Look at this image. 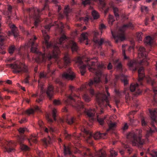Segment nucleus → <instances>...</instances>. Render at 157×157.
<instances>
[{
	"instance_id": "nucleus-64",
	"label": "nucleus",
	"mask_w": 157,
	"mask_h": 157,
	"mask_svg": "<svg viewBox=\"0 0 157 157\" xmlns=\"http://www.w3.org/2000/svg\"><path fill=\"white\" fill-rule=\"evenodd\" d=\"M122 146L124 148H127V145L126 144H123L122 145Z\"/></svg>"
},
{
	"instance_id": "nucleus-43",
	"label": "nucleus",
	"mask_w": 157,
	"mask_h": 157,
	"mask_svg": "<svg viewBox=\"0 0 157 157\" xmlns=\"http://www.w3.org/2000/svg\"><path fill=\"white\" fill-rule=\"evenodd\" d=\"M113 17L111 15H109V18L108 21L109 23H111V25H112L113 22L114 21V20L113 19Z\"/></svg>"
},
{
	"instance_id": "nucleus-11",
	"label": "nucleus",
	"mask_w": 157,
	"mask_h": 157,
	"mask_svg": "<svg viewBox=\"0 0 157 157\" xmlns=\"http://www.w3.org/2000/svg\"><path fill=\"white\" fill-rule=\"evenodd\" d=\"M36 39V36H34L33 39H30L28 42L25 44L23 48L25 50H27L28 48H31L30 49L31 52L38 54L40 56V57H41L43 60L44 61L46 56L45 52L43 54L41 52L39 51L37 45L34 42Z\"/></svg>"
},
{
	"instance_id": "nucleus-35",
	"label": "nucleus",
	"mask_w": 157,
	"mask_h": 157,
	"mask_svg": "<svg viewBox=\"0 0 157 157\" xmlns=\"http://www.w3.org/2000/svg\"><path fill=\"white\" fill-rule=\"evenodd\" d=\"M140 9L141 12L144 13H147L149 11L148 7L144 6H141Z\"/></svg>"
},
{
	"instance_id": "nucleus-1",
	"label": "nucleus",
	"mask_w": 157,
	"mask_h": 157,
	"mask_svg": "<svg viewBox=\"0 0 157 157\" xmlns=\"http://www.w3.org/2000/svg\"><path fill=\"white\" fill-rule=\"evenodd\" d=\"M54 25H56L58 29L62 34L60 37L57 39L56 43L49 42L48 40L50 37L48 33L50 28L53 26L51 23L46 25L44 26V29L42 30V35L44 44L47 47V52L48 53L47 57L48 60L50 62L51 59L54 58L56 59L59 68L61 69L64 67L66 68L65 71L62 74L63 79L68 80H73L75 78V74L69 66L71 64V61L69 55L67 53L65 54L63 59L60 60L58 58V55L60 53V48L65 46L66 48H68L69 46L71 47L73 52H77L78 49V47L77 44L73 40H71L69 43L63 44L67 40V37L63 34V24L61 23L59 25H58L56 22H55Z\"/></svg>"
},
{
	"instance_id": "nucleus-7",
	"label": "nucleus",
	"mask_w": 157,
	"mask_h": 157,
	"mask_svg": "<svg viewBox=\"0 0 157 157\" xmlns=\"http://www.w3.org/2000/svg\"><path fill=\"white\" fill-rule=\"evenodd\" d=\"M105 89L107 95L105 93L99 92L96 94V100L98 105L100 107V113H103V109L104 108L107 107V106H109L110 108L111 107V105L109 104V97L110 95L108 91V87L105 86Z\"/></svg>"
},
{
	"instance_id": "nucleus-34",
	"label": "nucleus",
	"mask_w": 157,
	"mask_h": 157,
	"mask_svg": "<svg viewBox=\"0 0 157 157\" xmlns=\"http://www.w3.org/2000/svg\"><path fill=\"white\" fill-rule=\"evenodd\" d=\"M125 45H123L122 46V54L124 57V59H127L128 58L125 53V52L126 51L125 48Z\"/></svg>"
},
{
	"instance_id": "nucleus-62",
	"label": "nucleus",
	"mask_w": 157,
	"mask_h": 157,
	"mask_svg": "<svg viewBox=\"0 0 157 157\" xmlns=\"http://www.w3.org/2000/svg\"><path fill=\"white\" fill-rule=\"evenodd\" d=\"M52 2L56 4H57L58 2L57 0H52Z\"/></svg>"
},
{
	"instance_id": "nucleus-18",
	"label": "nucleus",
	"mask_w": 157,
	"mask_h": 157,
	"mask_svg": "<svg viewBox=\"0 0 157 157\" xmlns=\"http://www.w3.org/2000/svg\"><path fill=\"white\" fill-rule=\"evenodd\" d=\"M146 79L147 83L148 84H151L152 86L153 91L154 94H157V88L155 87L156 84V82L149 76L146 77Z\"/></svg>"
},
{
	"instance_id": "nucleus-30",
	"label": "nucleus",
	"mask_w": 157,
	"mask_h": 157,
	"mask_svg": "<svg viewBox=\"0 0 157 157\" xmlns=\"http://www.w3.org/2000/svg\"><path fill=\"white\" fill-rule=\"evenodd\" d=\"M87 33H82L81 35V37L80 40V41L81 43H82L84 41L86 40L87 41Z\"/></svg>"
},
{
	"instance_id": "nucleus-48",
	"label": "nucleus",
	"mask_w": 157,
	"mask_h": 157,
	"mask_svg": "<svg viewBox=\"0 0 157 157\" xmlns=\"http://www.w3.org/2000/svg\"><path fill=\"white\" fill-rule=\"evenodd\" d=\"M74 136V135L73 136H71L70 134H67L65 135V137L68 140H69L71 138L72 136Z\"/></svg>"
},
{
	"instance_id": "nucleus-44",
	"label": "nucleus",
	"mask_w": 157,
	"mask_h": 157,
	"mask_svg": "<svg viewBox=\"0 0 157 157\" xmlns=\"http://www.w3.org/2000/svg\"><path fill=\"white\" fill-rule=\"evenodd\" d=\"M70 9L68 6L65 7L64 8V13L66 15H67V14L70 12Z\"/></svg>"
},
{
	"instance_id": "nucleus-24",
	"label": "nucleus",
	"mask_w": 157,
	"mask_h": 157,
	"mask_svg": "<svg viewBox=\"0 0 157 157\" xmlns=\"http://www.w3.org/2000/svg\"><path fill=\"white\" fill-rule=\"evenodd\" d=\"M113 63L117 70L120 71L122 70V65L119 59H116L114 60Z\"/></svg>"
},
{
	"instance_id": "nucleus-58",
	"label": "nucleus",
	"mask_w": 157,
	"mask_h": 157,
	"mask_svg": "<svg viewBox=\"0 0 157 157\" xmlns=\"http://www.w3.org/2000/svg\"><path fill=\"white\" fill-rule=\"evenodd\" d=\"M100 28L101 29H104L105 28V26L103 24H101Z\"/></svg>"
},
{
	"instance_id": "nucleus-38",
	"label": "nucleus",
	"mask_w": 157,
	"mask_h": 157,
	"mask_svg": "<svg viewBox=\"0 0 157 157\" xmlns=\"http://www.w3.org/2000/svg\"><path fill=\"white\" fill-rule=\"evenodd\" d=\"M80 21H83L87 24L90 20V18L88 17H81L80 18Z\"/></svg>"
},
{
	"instance_id": "nucleus-28",
	"label": "nucleus",
	"mask_w": 157,
	"mask_h": 157,
	"mask_svg": "<svg viewBox=\"0 0 157 157\" xmlns=\"http://www.w3.org/2000/svg\"><path fill=\"white\" fill-rule=\"evenodd\" d=\"M28 140L29 143H30L31 145H32L31 142L35 143H36L37 142L36 135H32L28 139Z\"/></svg>"
},
{
	"instance_id": "nucleus-40",
	"label": "nucleus",
	"mask_w": 157,
	"mask_h": 157,
	"mask_svg": "<svg viewBox=\"0 0 157 157\" xmlns=\"http://www.w3.org/2000/svg\"><path fill=\"white\" fill-rule=\"evenodd\" d=\"M110 153L111 157H116L117 155V152L113 150H110Z\"/></svg>"
},
{
	"instance_id": "nucleus-16",
	"label": "nucleus",
	"mask_w": 157,
	"mask_h": 157,
	"mask_svg": "<svg viewBox=\"0 0 157 157\" xmlns=\"http://www.w3.org/2000/svg\"><path fill=\"white\" fill-rule=\"evenodd\" d=\"M18 131L21 135V136H18L17 137L18 142L20 144H21L22 141L25 139V135L24 133L25 132L29 131L28 129L26 127H20L18 130Z\"/></svg>"
},
{
	"instance_id": "nucleus-2",
	"label": "nucleus",
	"mask_w": 157,
	"mask_h": 157,
	"mask_svg": "<svg viewBox=\"0 0 157 157\" xmlns=\"http://www.w3.org/2000/svg\"><path fill=\"white\" fill-rule=\"evenodd\" d=\"M74 61L79 67L82 75H83L86 73V67L90 71L94 73L95 76L94 79L90 80L87 86H84V88L85 89L89 90V92L92 96L94 95L95 93L92 86L93 85L96 86L101 82V70L104 68V65L98 62H94L91 61L90 59L88 58L86 60V64H83L82 59L80 57L75 58Z\"/></svg>"
},
{
	"instance_id": "nucleus-26",
	"label": "nucleus",
	"mask_w": 157,
	"mask_h": 157,
	"mask_svg": "<svg viewBox=\"0 0 157 157\" xmlns=\"http://www.w3.org/2000/svg\"><path fill=\"white\" fill-rule=\"evenodd\" d=\"M54 81L56 83L59 85L62 90L65 88L66 84L62 82L59 79L56 78L54 80Z\"/></svg>"
},
{
	"instance_id": "nucleus-21",
	"label": "nucleus",
	"mask_w": 157,
	"mask_h": 157,
	"mask_svg": "<svg viewBox=\"0 0 157 157\" xmlns=\"http://www.w3.org/2000/svg\"><path fill=\"white\" fill-rule=\"evenodd\" d=\"M9 25L11 29L12 32L13 33L14 37H16L18 35V30L17 28L14 24H12L9 22Z\"/></svg>"
},
{
	"instance_id": "nucleus-51",
	"label": "nucleus",
	"mask_w": 157,
	"mask_h": 157,
	"mask_svg": "<svg viewBox=\"0 0 157 157\" xmlns=\"http://www.w3.org/2000/svg\"><path fill=\"white\" fill-rule=\"evenodd\" d=\"M29 78V76H28L22 82L24 83H29L28 78Z\"/></svg>"
},
{
	"instance_id": "nucleus-8",
	"label": "nucleus",
	"mask_w": 157,
	"mask_h": 157,
	"mask_svg": "<svg viewBox=\"0 0 157 157\" xmlns=\"http://www.w3.org/2000/svg\"><path fill=\"white\" fill-rule=\"evenodd\" d=\"M88 124V123L86 122L81 130L85 134V137L87 143L90 144H92L91 139L93 137L95 140H98L100 138L105 139L107 137V133H101L99 132H97L94 134H93L88 129L85 127V125Z\"/></svg>"
},
{
	"instance_id": "nucleus-37",
	"label": "nucleus",
	"mask_w": 157,
	"mask_h": 157,
	"mask_svg": "<svg viewBox=\"0 0 157 157\" xmlns=\"http://www.w3.org/2000/svg\"><path fill=\"white\" fill-rule=\"evenodd\" d=\"M43 142L44 145L45 146H47L48 144L51 143V140L50 138H44L43 140Z\"/></svg>"
},
{
	"instance_id": "nucleus-20",
	"label": "nucleus",
	"mask_w": 157,
	"mask_h": 157,
	"mask_svg": "<svg viewBox=\"0 0 157 157\" xmlns=\"http://www.w3.org/2000/svg\"><path fill=\"white\" fill-rule=\"evenodd\" d=\"M5 147L7 151L10 152L13 151L14 148L13 147L15 145V144L13 143L12 141H6L5 142Z\"/></svg>"
},
{
	"instance_id": "nucleus-10",
	"label": "nucleus",
	"mask_w": 157,
	"mask_h": 157,
	"mask_svg": "<svg viewBox=\"0 0 157 157\" xmlns=\"http://www.w3.org/2000/svg\"><path fill=\"white\" fill-rule=\"evenodd\" d=\"M138 83L136 84H132L130 87V89L131 92H135L134 94L137 96L141 94L142 91L138 89L139 85H142V84L141 81L143 78L145 77L144 70L143 67H140L138 70Z\"/></svg>"
},
{
	"instance_id": "nucleus-15",
	"label": "nucleus",
	"mask_w": 157,
	"mask_h": 157,
	"mask_svg": "<svg viewBox=\"0 0 157 157\" xmlns=\"http://www.w3.org/2000/svg\"><path fill=\"white\" fill-rule=\"evenodd\" d=\"M7 66L13 69V72L14 73H20L23 72L26 73H28V71L26 66L22 63L20 65L8 64H7Z\"/></svg>"
},
{
	"instance_id": "nucleus-36",
	"label": "nucleus",
	"mask_w": 157,
	"mask_h": 157,
	"mask_svg": "<svg viewBox=\"0 0 157 157\" xmlns=\"http://www.w3.org/2000/svg\"><path fill=\"white\" fill-rule=\"evenodd\" d=\"M143 36V35L142 33L140 32L137 33V37L138 39V40L139 41V42L142 41Z\"/></svg>"
},
{
	"instance_id": "nucleus-63",
	"label": "nucleus",
	"mask_w": 157,
	"mask_h": 157,
	"mask_svg": "<svg viewBox=\"0 0 157 157\" xmlns=\"http://www.w3.org/2000/svg\"><path fill=\"white\" fill-rule=\"evenodd\" d=\"M10 97L9 96H5V99L6 100H8L10 99Z\"/></svg>"
},
{
	"instance_id": "nucleus-13",
	"label": "nucleus",
	"mask_w": 157,
	"mask_h": 157,
	"mask_svg": "<svg viewBox=\"0 0 157 157\" xmlns=\"http://www.w3.org/2000/svg\"><path fill=\"white\" fill-rule=\"evenodd\" d=\"M128 26V25H124L123 28L120 29L119 30H115L114 31L111 30V32L114 39L116 43L119 41H123L125 39V34L124 29L125 28Z\"/></svg>"
},
{
	"instance_id": "nucleus-46",
	"label": "nucleus",
	"mask_w": 157,
	"mask_h": 157,
	"mask_svg": "<svg viewBox=\"0 0 157 157\" xmlns=\"http://www.w3.org/2000/svg\"><path fill=\"white\" fill-rule=\"evenodd\" d=\"M150 155L152 157H157V152L156 151H153L150 153Z\"/></svg>"
},
{
	"instance_id": "nucleus-56",
	"label": "nucleus",
	"mask_w": 157,
	"mask_h": 157,
	"mask_svg": "<svg viewBox=\"0 0 157 157\" xmlns=\"http://www.w3.org/2000/svg\"><path fill=\"white\" fill-rule=\"evenodd\" d=\"M49 131L51 133H52L54 132V129L53 128L51 127L49 128Z\"/></svg>"
},
{
	"instance_id": "nucleus-45",
	"label": "nucleus",
	"mask_w": 157,
	"mask_h": 157,
	"mask_svg": "<svg viewBox=\"0 0 157 157\" xmlns=\"http://www.w3.org/2000/svg\"><path fill=\"white\" fill-rule=\"evenodd\" d=\"M53 103L55 105H58L61 104V102L55 99L53 101Z\"/></svg>"
},
{
	"instance_id": "nucleus-33",
	"label": "nucleus",
	"mask_w": 157,
	"mask_h": 157,
	"mask_svg": "<svg viewBox=\"0 0 157 157\" xmlns=\"http://www.w3.org/2000/svg\"><path fill=\"white\" fill-rule=\"evenodd\" d=\"M92 15L94 19H97L99 17V15L98 13L95 10L92 12Z\"/></svg>"
},
{
	"instance_id": "nucleus-25",
	"label": "nucleus",
	"mask_w": 157,
	"mask_h": 157,
	"mask_svg": "<svg viewBox=\"0 0 157 157\" xmlns=\"http://www.w3.org/2000/svg\"><path fill=\"white\" fill-rule=\"evenodd\" d=\"M64 153L65 155H69L70 156V157H75L72 154L70 148L66 146L65 145H64Z\"/></svg>"
},
{
	"instance_id": "nucleus-27",
	"label": "nucleus",
	"mask_w": 157,
	"mask_h": 157,
	"mask_svg": "<svg viewBox=\"0 0 157 157\" xmlns=\"http://www.w3.org/2000/svg\"><path fill=\"white\" fill-rule=\"evenodd\" d=\"M35 111H38L41 112V110L39 106H36L34 107V109H30L27 110L26 111V113L29 114H32Z\"/></svg>"
},
{
	"instance_id": "nucleus-42",
	"label": "nucleus",
	"mask_w": 157,
	"mask_h": 157,
	"mask_svg": "<svg viewBox=\"0 0 157 157\" xmlns=\"http://www.w3.org/2000/svg\"><path fill=\"white\" fill-rule=\"evenodd\" d=\"M129 42L131 44V45L128 48V51L129 49H133L134 45V41L133 40H129Z\"/></svg>"
},
{
	"instance_id": "nucleus-6",
	"label": "nucleus",
	"mask_w": 157,
	"mask_h": 157,
	"mask_svg": "<svg viewBox=\"0 0 157 157\" xmlns=\"http://www.w3.org/2000/svg\"><path fill=\"white\" fill-rule=\"evenodd\" d=\"M138 57L139 58H143V59L140 61L131 60L129 63H128V66L130 69L133 71H135L139 65H147V58L145 48L142 46L140 47L138 51Z\"/></svg>"
},
{
	"instance_id": "nucleus-50",
	"label": "nucleus",
	"mask_w": 157,
	"mask_h": 157,
	"mask_svg": "<svg viewBox=\"0 0 157 157\" xmlns=\"http://www.w3.org/2000/svg\"><path fill=\"white\" fill-rule=\"evenodd\" d=\"M141 123L143 126H146L147 124L144 118H142L141 119Z\"/></svg>"
},
{
	"instance_id": "nucleus-14",
	"label": "nucleus",
	"mask_w": 157,
	"mask_h": 157,
	"mask_svg": "<svg viewBox=\"0 0 157 157\" xmlns=\"http://www.w3.org/2000/svg\"><path fill=\"white\" fill-rule=\"evenodd\" d=\"M149 110L150 114L152 120L151 123V125L154 130H152L151 129L149 131H147L145 135L147 138L151 135L152 132H155V131L157 132V128L154 126V123L156 122V119L157 117L156 114H157V109H149Z\"/></svg>"
},
{
	"instance_id": "nucleus-5",
	"label": "nucleus",
	"mask_w": 157,
	"mask_h": 157,
	"mask_svg": "<svg viewBox=\"0 0 157 157\" xmlns=\"http://www.w3.org/2000/svg\"><path fill=\"white\" fill-rule=\"evenodd\" d=\"M45 4L44 7L41 10L36 8H32L28 9L27 10V13H29V18H25V21H30L31 19L34 21V25L36 26H37L40 21V15L41 14V12L45 8H48V6L47 3L48 2V0L45 1Z\"/></svg>"
},
{
	"instance_id": "nucleus-55",
	"label": "nucleus",
	"mask_w": 157,
	"mask_h": 157,
	"mask_svg": "<svg viewBox=\"0 0 157 157\" xmlns=\"http://www.w3.org/2000/svg\"><path fill=\"white\" fill-rule=\"evenodd\" d=\"M62 111L63 112H65L67 113H68V110L67 109V108L66 107H65L63 108L62 109Z\"/></svg>"
},
{
	"instance_id": "nucleus-39",
	"label": "nucleus",
	"mask_w": 157,
	"mask_h": 157,
	"mask_svg": "<svg viewBox=\"0 0 157 157\" xmlns=\"http://www.w3.org/2000/svg\"><path fill=\"white\" fill-rule=\"evenodd\" d=\"M113 11L115 16L118 17L119 16V15L118 13V10L117 8L113 7Z\"/></svg>"
},
{
	"instance_id": "nucleus-9",
	"label": "nucleus",
	"mask_w": 157,
	"mask_h": 157,
	"mask_svg": "<svg viewBox=\"0 0 157 157\" xmlns=\"http://www.w3.org/2000/svg\"><path fill=\"white\" fill-rule=\"evenodd\" d=\"M141 130H137L135 132L128 133V141L131 142L132 145L141 147L144 143V140L141 138Z\"/></svg>"
},
{
	"instance_id": "nucleus-29",
	"label": "nucleus",
	"mask_w": 157,
	"mask_h": 157,
	"mask_svg": "<svg viewBox=\"0 0 157 157\" xmlns=\"http://www.w3.org/2000/svg\"><path fill=\"white\" fill-rule=\"evenodd\" d=\"M12 7L11 6L9 5L8 6L7 11V12L8 16L7 19L8 22H9V20L10 19V15L12 12Z\"/></svg>"
},
{
	"instance_id": "nucleus-32",
	"label": "nucleus",
	"mask_w": 157,
	"mask_h": 157,
	"mask_svg": "<svg viewBox=\"0 0 157 157\" xmlns=\"http://www.w3.org/2000/svg\"><path fill=\"white\" fill-rule=\"evenodd\" d=\"M16 48L15 47V46L13 45H11L10 46L9 49H8V51L9 53L11 54H13L15 50H16Z\"/></svg>"
},
{
	"instance_id": "nucleus-53",
	"label": "nucleus",
	"mask_w": 157,
	"mask_h": 157,
	"mask_svg": "<svg viewBox=\"0 0 157 157\" xmlns=\"http://www.w3.org/2000/svg\"><path fill=\"white\" fill-rule=\"evenodd\" d=\"M27 121L26 119L25 118H23L21 119L19 122L20 123H23L26 122Z\"/></svg>"
},
{
	"instance_id": "nucleus-54",
	"label": "nucleus",
	"mask_w": 157,
	"mask_h": 157,
	"mask_svg": "<svg viewBox=\"0 0 157 157\" xmlns=\"http://www.w3.org/2000/svg\"><path fill=\"white\" fill-rule=\"evenodd\" d=\"M128 28H130L131 29H133V25L131 23H128Z\"/></svg>"
},
{
	"instance_id": "nucleus-23",
	"label": "nucleus",
	"mask_w": 157,
	"mask_h": 157,
	"mask_svg": "<svg viewBox=\"0 0 157 157\" xmlns=\"http://www.w3.org/2000/svg\"><path fill=\"white\" fill-rule=\"evenodd\" d=\"M106 122L109 127V129L107 130V132H108L111 131L113 130L116 127V124L115 122H113L110 120L106 121Z\"/></svg>"
},
{
	"instance_id": "nucleus-41",
	"label": "nucleus",
	"mask_w": 157,
	"mask_h": 157,
	"mask_svg": "<svg viewBox=\"0 0 157 157\" xmlns=\"http://www.w3.org/2000/svg\"><path fill=\"white\" fill-rule=\"evenodd\" d=\"M83 99L86 102H88L90 101V97L86 94H84L82 96Z\"/></svg>"
},
{
	"instance_id": "nucleus-4",
	"label": "nucleus",
	"mask_w": 157,
	"mask_h": 157,
	"mask_svg": "<svg viewBox=\"0 0 157 157\" xmlns=\"http://www.w3.org/2000/svg\"><path fill=\"white\" fill-rule=\"evenodd\" d=\"M50 65H48L47 73L44 72H40L39 75V79L38 80V86L41 91L40 94L38 93L35 94H33L32 97L36 98V101L40 103L42 101L44 96L45 93L47 94L50 100L52 98L54 94V88L52 85H49L47 90H45L43 87V83L41 82L40 79L42 78L45 79L48 78L49 76H51L55 74L56 70H52L50 68Z\"/></svg>"
},
{
	"instance_id": "nucleus-57",
	"label": "nucleus",
	"mask_w": 157,
	"mask_h": 157,
	"mask_svg": "<svg viewBox=\"0 0 157 157\" xmlns=\"http://www.w3.org/2000/svg\"><path fill=\"white\" fill-rule=\"evenodd\" d=\"M15 59L14 58H10L7 59V61L9 62H10L12 60H14Z\"/></svg>"
},
{
	"instance_id": "nucleus-49",
	"label": "nucleus",
	"mask_w": 157,
	"mask_h": 157,
	"mask_svg": "<svg viewBox=\"0 0 157 157\" xmlns=\"http://www.w3.org/2000/svg\"><path fill=\"white\" fill-rule=\"evenodd\" d=\"M128 129V125L127 123H126L122 128L123 132L124 133V131Z\"/></svg>"
},
{
	"instance_id": "nucleus-60",
	"label": "nucleus",
	"mask_w": 157,
	"mask_h": 157,
	"mask_svg": "<svg viewBox=\"0 0 157 157\" xmlns=\"http://www.w3.org/2000/svg\"><path fill=\"white\" fill-rule=\"evenodd\" d=\"M120 153L122 155H123L124 154V150H120Z\"/></svg>"
},
{
	"instance_id": "nucleus-22",
	"label": "nucleus",
	"mask_w": 157,
	"mask_h": 157,
	"mask_svg": "<svg viewBox=\"0 0 157 157\" xmlns=\"http://www.w3.org/2000/svg\"><path fill=\"white\" fill-rule=\"evenodd\" d=\"M98 34V33L95 32V36L93 38L94 42L96 44H97L99 46H101L103 42H105L103 38H101L100 40L97 38L96 36Z\"/></svg>"
},
{
	"instance_id": "nucleus-47",
	"label": "nucleus",
	"mask_w": 157,
	"mask_h": 157,
	"mask_svg": "<svg viewBox=\"0 0 157 157\" xmlns=\"http://www.w3.org/2000/svg\"><path fill=\"white\" fill-rule=\"evenodd\" d=\"M21 148L22 150L25 151H27L29 150V147L27 145H23L21 147Z\"/></svg>"
},
{
	"instance_id": "nucleus-12",
	"label": "nucleus",
	"mask_w": 157,
	"mask_h": 157,
	"mask_svg": "<svg viewBox=\"0 0 157 157\" xmlns=\"http://www.w3.org/2000/svg\"><path fill=\"white\" fill-rule=\"evenodd\" d=\"M115 78L117 80L120 78L122 82L124 83V90L121 93H120L119 91L117 90H115V92L119 96H120L122 95H125L126 101L127 102L128 101V98L127 97V95L128 94V88L127 87L128 77L127 76L122 74L120 75H116L115 76Z\"/></svg>"
},
{
	"instance_id": "nucleus-59",
	"label": "nucleus",
	"mask_w": 157,
	"mask_h": 157,
	"mask_svg": "<svg viewBox=\"0 0 157 157\" xmlns=\"http://www.w3.org/2000/svg\"><path fill=\"white\" fill-rule=\"evenodd\" d=\"M6 82L9 84H11L12 83L11 81L9 80H7L6 81Z\"/></svg>"
},
{
	"instance_id": "nucleus-52",
	"label": "nucleus",
	"mask_w": 157,
	"mask_h": 157,
	"mask_svg": "<svg viewBox=\"0 0 157 157\" xmlns=\"http://www.w3.org/2000/svg\"><path fill=\"white\" fill-rule=\"evenodd\" d=\"M107 69L108 70H111L113 68V65L111 63H109L107 66Z\"/></svg>"
},
{
	"instance_id": "nucleus-17",
	"label": "nucleus",
	"mask_w": 157,
	"mask_h": 157,
	"mask_svg": "<svg viewBox=\"0 0 157 157\" xmlns=\"http://www.w3.org/2000/svg\"><path fill=\"white\" fill-rule=\"evenodd\" d=\"M57 111L55 109H53L52 110V117L51 115L47 114L46 117L47 120L48 122L51 123L54 121H56V117Z\"/></svg>"
},
{
	"instance_id": "nucleus-61",
	"label": "nucleus",
	"mask_w": 157,
	"mask_h": 157,
	"mask_svg": "<svg viewBox=\"0 0 157 157\" xmlns=\"http://www.w3.org/2000/svg\"><path fill=\"white\" fill-rule=\"evenodd\" d=\"M37 70H38V67H37V66H36L34 68V71L36 73L37 72Z\"/></svg>"
},
{
	"instance_id": "nucleus-3",
	"label": "nucleus",
	"mask_w": 157,
	"mask_h": 157,
	"mask_svg": "<svg viewBox=\"0 0 157 157\" xmlns=\"http://www.w3.org/2000/svg\"><path fill=\"white\" fill-rule=\"evenodd\" d=\"M75 87L74 86L70 85L69 90L71 91V93L65 101L66 104L71 105L75 108L80 114L84 113L90 119V122L94 121L95 119H97L98 121L100 124L103 125L106 121L105 117L103 118L99 117L97 112L99 111L98 107L96 106V110L95 109H88L84 108L83 103L80 101L79 99V97L76 95L74 92Z\"/></svg>"
},
{
	"instance_id": "nucleus-31",
	"label": "nucleus",
	"mask_w": 157,
	"mask_h": 157,
	"mask_svg": "<svg viewBox=\"0 0 157 157\" xmlns=\"http://www.w3.org/2000/svg\"><path fill=\"white\" fill-rule=\"evenodd\" d=\"M153 42V39L149 36H147L144 41L145 43L149 45L151 44Z\"/></svg>"
},
{
	"instance_id": "nucleus-19",
	"label": "nucleus",
	"mask_w": 157,
	"mask_h": 157,
	"mask_svg": "<svg viewBox=\"0 0 157 157\" xmlns=\"http://www.w3.org/2000/svg\"><path fill=\"white\" fill-rule=\"evenodd\" d=\"M80 115H78L77 117L75 116L71 117L70 118L67 117L66 119V122L69 124H77L78 121L80 117Z\"/></svg>"
}]
</instances>
